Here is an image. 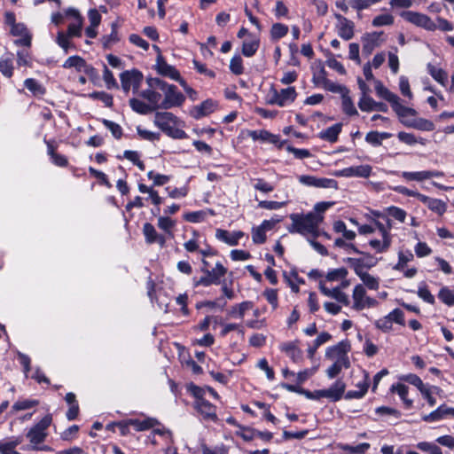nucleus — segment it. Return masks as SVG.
I'll return each instance as SVG.
<instances>
[{
  "label": "nucleus",
  "mask_w": 454,
  "mask_h": 454,
  "mask_svg": "<svg viewBox=\"0 0 454 454\" xmlns=\"http://www.w3.org/2000/svg\"><path fill=\"white\" fill-rule=\"evenodd\" d=\"M292 224L288 228L290 233L309 235L316 239L320 235L319 225L324 220L323 215L309 212L306 215L293 214L290 215Z\"/></svg>",
  "instance_id": "1"
},
{
  "label": "nucleus",
  "mask_w": 454,
  "mask_h": 454,
  "mask_svg": "<svg viewBox=\"0 0 454 454\" xmlns=\"http://www.w3.org/2000/svg\"><path fill=\"white\" fill-rule=\"evenodd\" d=\"M200 254L203 255L200 267L203 275L200 276V284L204 286L219 284L220 278L226 273V269L215 254L206 251H200Z\"/></svg>",
  "instance_id": "2"
},
{
  "label": "nucleus",
  "mask_w": 454,
  "mask_h": 454,
  "mask_svg": "<svg viewBox=\"0 0 454 454\" xmlns=\"http://www.w3.org/2000/svg\"><path fill=\"white\" fill-rule=\"evenodd\" d=\"M148 86L159 89L164 95L161 99V108L169 109L179 106L184 100V96L177 90L176 86L168 84L160 78H148Z\"/></svg>",
  "instance_id": "3"
},
{
  "label": "nucleus",
  "mask_w": 454,
  "mask_h": 454,
  "mask_svg": "<svg viewBox=\"0 0 454 454\" xmlns=\"http://www.w3.org/2000/svg\"><path fill=\"white\" fill-rule=\"evenodd\" d=\"M51 416H44L37 424H35L27 434V437L29 439L31 446L24 447L23 450H48L49 448L46 446L40 447L38 444L44 442L47 434L46 430L51 423Z\"/></svg>",
  "instance_id": "4"
},
{
  "label": "nucleus",
  "mask_w": 454,
  "mask_h": 454,
  "mask_svg": "<svg viewBox=\"0 0 454 454\" xmlns=\"http://www.w3.org/2000/svg\"><path fill=\"white\" fill-rule=\"evenodd\" d=\"M154 124L171 137L182 138L184 136V131L176 127V117L169 112L157 113Z\"/></svg>",
  "instance_id": "5"
},
{
  "label": "nucleus",
  "mask_w": 454,
  "mask_h": 454,
  "mask_svg": "<svg viewBox=\"0 0 454 454\" xmlns=\"http://www.w3.org/2000/svg\"><path fill=\"white\" fill-rule=\"evenodd\" d=\"M82 24L83 20H78L77 21H73L68 25L67 32H58L56 43L59 47L63 49L66 54L68 53L70 49L74 48V44L71 42V38L82 36Z\"/></svg>",
  "instance_id": "6"
},
{
  "label": "nucleus",
  "mask_w": 454,
  "mask_h": 454,
  "mask_svg": "<svg viewBox=\"0 0 454 454\" xmlns=\"http://www.w3.org/2000/svg\"><path fill=\"white\" fill-rule=\"evenodd\" d=\"M155 68L158 74H160V75L168 77L171 80L178 82L187 93H196L187 85L186 82L180 76V74L176 70V68L168 64L160 54H159L156 59Z\"/></svg>",
  "instance_id": "7"
},
{
  "label": "nucleus",
  "mask_w": 454,
  "mask_h": 454,
  "mask_svg": "<svg viewBox=\"0 0 454 454\" xmlns=\"http://www.w3.org/2000/svg\"><path fill=\"white\" fill-rule=\"evenodd\" d=\"M352 298V308L357 311L363 310L365 308L374 307L377 304V301L374 298L366 295L365 287L362 284H358L354 287Z\"/></svg>",
  "instance_id": "8"
},
{
  "label": "nucleus",
  "mask_w": 454,
  "mask_h": 454,
  "mask_svg": "<svg viewBox=\"0 0 454 454\" xmlns=\"http://www.w3.org/2000/svg\"><path fill=\"white\" fill-rule=\"evenodd\" d=\"M361 254L364 256L360 258L348 257L344 259V262L354 270L356 275L365 272L364 269L372 268L377 263V260L370 254L361 252Z\"/></svg>",
  "instance_id": "9"
},
{
  "label": "nucleus",
  "mask_w": 454,
  "mask_h": 454,
  "mask_svg": "<svg viewBox=\"0 0 454 454\" xmlns=\"http://www.w3.org/2000/svg\"><path fill=\"white\" fill-rule=\"evenodd\" d=\"M222 293L223 296L215 301H200V309L207 308L209 309H218L223 310L227 305V300H233L236 297L234 290L226 284L222 286Z\"/></svg>",
  "instance_id": "10"
},
{
  "label": "nucleus",
  "mask_w": 454,
  "mask_h": 454,
  "mask_svg": "<svg viewBox=\"0 0 454 454\" xmlns=\"http://www.w3.org/2000/svg\"><path fill=\"white\" fill-rule=\"evenodd\" d=\"M402 17L418 27H423L429 31L436 29V23H434L427 15L416 12H403Z\"/></svg>",
  "instance_id": "11"
},
{
  "label": "nucleus",
  "mask_w": 454,
  "mask_h": 454,
  "mask_svg": "<svg viewBox=\"0 0 454 454\" xmlns=\"http://www.w3.org/2000/svg\"><path fill=\"white\" fill-rule=\"evenodd\" d=\"M299 182L306 186L317 187V188H328L337 189L338 183L334 179L325 177H317L314 176H300L298 177Z\"/></svg>",
  "instance_id": "12"
},
{
  "label": "nucleus",
  "mask_w": 454,
  "mask_h": 454,
  "mask_svg": "<svg viewBox=\"0 0 454 454\" xmlns=\"http://www.w3.org/2000/svg\"><path fill=\"white\" fill-rule=\"evenodd\" d=\"M142 79V74L136 69L125 71L121 74V88L126 93H128L131 88L136 91L138 90Z\"/></svg>",
  "instance_id": "13"
},
{
  "label": "nucleus",
  "mask_w": 454,
  "mask_h": 454,
  "mask_svg": "<svg viewBox=\"0 0 454 454\" xmlns=\"http://www.w3.org/2000/svg\"><path fill=\"white\" fill-rule=\"evenodd\" d=\"M372 167L370 165H359L345 168L336 170L333 176L337 177H369L372 174Z\"/></svg>",
  "instance_id": "14"
},
{
  "label": "nucleus",
  "mask_w": 454,
  "mask_h": 454,
  "mask_svg": "<svg viewBox=\"0 0 454 454\" xmlns=\"http://www.w3.org/2000/svg\"><path fill=\"white\" fill-rule=\"evenodd\" d=\"M297 93L294 87H288L282 89L280 91L274 90L273 95L270 100L271 104L278 105V106H285L293 103L296 98Z\"/></svg>",
  "instance_id": "15"
},
{
  "label": "nucleus",
  "mask_w": 454,
  "mask_h": 454,
  "mask_svg": "<svg viewBox=\"0 0 454 454\" xmlns=\"http://www.w3.org/2000/svg\"><path fill=\"white\" fill-rule=\"evenodd\" d=\"M337 20L338 35L344 40H350L354 36V23L340 14H335Z\"/></svg>",
  "instance_id": "16"
},
{
  "label": "nucleus",
  "mask_w": 454,
  "mask_h": 454,
  "mask_svg": "<svg viewBox=\"0 0 454 454\" xmlns=\"http://www.w3.org/2000/svg\"><path fill=\"white\" fill-rule=\"evenodd\" d=\"M350 346L348 342L340 341L337 345L329 347L325 351V357L333 361H339L340 359H348V352Z\"/></svg>",
  "instance_id": "17"
},
{
  "label": "nucleus",
  "mask_w": 454,
  "mask_h": 454,
  "mask_svg": "<svg viewBox=\"0 0 454 454\" xmlns=\"http://www.w3.org/2000/svg\"><path fill=\"white\" fill-rule=\"evenodd\" d=\"M143 234L147 244L157 243L160 247H165L167 240L166 236L159 234L152 223H145L143 225Z\"/></svg>",
  "instance_id": "18"
},
{
  "label": "nucleus",
  "mask_w": 454,
  "mask_h": 454,
  "mask_svg": "<svg viewBox=\"0 0 454 454\" xmlns=\"http://www.w3.org/2000/svg\"><path fill=\"white\" fill-rule=\"evenodd\" d=\"M319 289L324 295L333 298L338 302L344 304L345 306L349 305L350 301L348 296L342 292L341 287H334L333 289H329L325 286V283L321 281L319 283Z\"/></svg>",
  "instance_id": "19"
},
{
  "label": "nucleus",
  "mask_w": 454,
  "mask_h": 454,
  "mask_svg": "<svg viewBox=\"0 0 454 454\" xmlns=\"http://www.w3.org/2000/svg\"><path fill=\"white\" fill-rule=\"evenodd\" d=\"M244 236L245 233L241 231H235L231 232L222 229H217L215 231L216 239L229 246H237Z\"/></svg>",
  "instance_id": "20"
},
{
  "label": "nucleus",
  "mask_w": 454,
  "mask_h": 454,
  "mask_svg": "<svg viewBox=\"0 0 454 454\" xmlns=\"http://www.w3.org/2000/svg\"><path fill=\"white\" fill-rule=\"evenodd\" d=\"M140 96L147 100L153 111L161 108V93L159 89L149 86L147 90L141 91Z\"/></svg>",
  "instance_id": "21"
},
{
  "label": "nucleus",
  "mask_w": 454,
  "mask_h": 454,
  "mask_svg": "<svg viewBox=\"0 0 454 454\" xmlns=\"http://www.w3.org/2000/svg\"><path fill=\"white\" fill-rule=\"evenodd\" d=\"M358 106L364 112L380 111L386 113L387 111L386 104L376 102L371 97H362L358 102Z\"/></svg>",
  "instance_id": "22"
},
{
  "label": "nucleus",
  "mask_w": 454,
  "mask_h": 454,
  "mask_svg": "<svg viewBox=\"0 0 454 454\" xmlns=\"http://www.w3.org/2000/svg\"><path fill=\"white\" fill-rule=\"evenodd\" d=\"M346 389V384L341 380H336L329 388L323 389L325 394V398L337 402L340 400Z\"/></svg>",
  "instance_id": "23"
},
{
  "label": "nucleus",
  "mask_w": 454,
  "mask_h": 454,
  "mask_svg": "<svg viewBox=\"0 0 454 454\" xmlns=\"http://www.w3.org/2000/svg\"><path fill=\"white\" fill-rule=\"evenodd\" d=\"M341 123H335L333 126L327 128L326 129H324L321 132H319L318 137L325 141L334 143L338 140V137L341 131Z\"/></svg>",
  "instance_id": "24"
},
{
  "label": "nucleus",
  "mask_w": 454,
  "mask_h": 454,
  "mask_svg": "<svg viewBox=\"0 0 454 454\" xmlns=\"http://www.w3.org/2000/svg\"><path fill=\"white\" fill-rule=\"evenodd\" d=\"M450 416V407L442 404L439 406L436 410L433 411L427 415H424L422 419L425 422H435L445 419Z\"/></svg>",
  "instance_id": "25"
},
{
  "label": "nucleus",
  "mask_w": 454,
  "mask_h": 454,
  "mask_svg": "<svg viewBox=\"0 0 454 454\" xmlns=\"http://www.w3.org/2000/svg\"><path fill=\"white\" fill-rule=\"evenodd\" d=\"M280 349L284 351L294 363L301 360L302 352L294 342L283 343Z\"/></svg>",
  "instance_id": "26"
},
{
  "label": "nucleus",
  "mask_w": 454,
  "mask_h": 454,
  "mask_svg": "<svg viewBox=\"0 0 454 454\" xmlns=\"http://www.w3.org/2000/svg\"><path fill=\"white\" fill-rule=\"evenodd\" d=\"M129 423L131 424L136 431L140 432L153 428L155 425L158 424V421L152 418H147L145 419H129Z\"/></svg>",
  "instance_id": "27"
},
{
  "label": "nucleus",
  "mask_w": 454,
  "mask_h": 454,
  "mask_svg": "<svg viewBox=\"0 0 454 454\" xmlns=\"http://www.w3.org/2000/svg\"><path fill=\"white\" fill-rule=\"evenodd\" d=\"M24 87L28 90L35 97H41L46 92L43 85L34 78L26 79L24 81Z\"/></svg>",
  "instance_id": "28"
},
{
  "label": "nucleus",
  "mask_w": 454,
  "mask_h": 454,
  "mask_svg": "<svg viewBox=\"0 0 454 454\" xmlns=\"http://www.w3.org/2000/svg\"><path fill=\"white\" fill-rule=\"evenodd\" d=\"M253 302L249 301H243L239 304L232 306L228 311L231 317L243 318L245 313L253 308Z\"/></svg>",
  "instance_id": "29"
},
{
  "label": "nucleus",
  "mask_w": 454,
  "mask_h": 454,
  "mask_svg": "<svg viewBox=\"0 0 454 454\" xmlns=\"http://www.w3.org/2000/svg\"><path fill=\"white\" fill-rule=\"evenodd\" d=\"M350 366L349 359H340L333 361V364L326 370V375L329 379H333L340 373L343 368L347 369Z\"/></svg>",
  "instance_id": "30"
},
{
  "label": "nucleus",
  "mask_w": 454,
  "mask_h": 454,
  "mask_svg": "<svg viewBox=\"0 0 454 454\" xmlns=\"http://www.w3.org/2000/svg\"><path fill=\"white\" fill-rule=\"evenodd\" d=\"M0 72L1 74L11 78L13 74V59L12 54H6L0 59Z\"/></svg>",
  "instance_id": "31"
},
{
  "label": "nucleus",
  "mask_w": 454,
  "mask_h": 454,
  "mask_svg": "<svg viewBox=\"0 0 454 454\" xmlns=\"http://www.w3.org/2000/svg\"><path fill=\"white\" fill-rule=\"evenodd\" d=\"M428 74L441 85L445 86L448 81V74L442 68L436 67L431 63L427 66Z\"/></svg>",
  "instance_id": "32"
},
{
  "label": "nucleus",
  "mask_w": 454,
  "mask_h": 454,
  "mask_svg": "<svg viewBox=\"0 0 454 454\" xmlns=\"http://www.w3.org/2000/svg\"><path fill=\"white\" fill-rule=\"evenodd\" d=\"M390 390L391 392H395L400 396V398L403 402L404 406L407 409L412 406V400L407 397L409 392V387L401 383H397L395 385H392Z\"/></svg>",
  "instance_id": "33"
},
{
  "label": "nucleus",
  "mask_w": 454,
  "mask_h": 454,
  "mask_svg": "<svg viewBox=\"0 0 454 454\" xmlns=\"http://www.w3.org/2000/svg\"><path fill=\"white\" fill-rule=\"evenodd\" d=\"M380 34L373 33L371 35H367L363 38L364 44H363V52L364 54L370 55L372 51L379 46V37Z\"/></svg>",
  "instance_id": "34"
},
{
  "label": "nucleus",
  "mask_w": 454,
  "mask_h": 454,
  "mask_svg": "<svg viewBox=\"0 0 454 454\" xmlns=\"http://www.w3.org/2000/svg\"><path fill=\"white\" fill-rule=\"evenodd\" d=\"M200 414L206 419H209L211 421L217 420V415L215 411V407L210 404L207 401H205L200 397Z\"/></svg>",
  "instance_id": "35"
},
{
  "label": "nucleus",
  "mask_w": 454,
  "mask_h": 454,
  "mask_svg": "<svg viewBox=\"0 0 454 454\" xmlns=\"http://www.w3.org/2000/svg\"><path fill=\"white\" fill-rule=\"evenodd\" d=\"M391 106L396 114L400 117H406L408 115L414 116L417 114L416 110L413 108L403 106L400 103L399 97H397V98H395V100L391 103Z\"/></svg>",
  "instance_id": "36"
},
{
  "label": "nucleus",
  "mask_w": 454,
  "mask_h": 454,
  "mask_svg": "<svg viewBox=\"0 0 454 454\" xmlns=\"http://www.w3.org/2000/svg\"><path fill=\"white\" fill-rule=\"evenodd\" d=\"M339 449L343 451H348L351 454H364L371 447L370 443L363 442L356 446H352L347 443H340Z\"/></svg>",
  "instance_id": "37"
},
{
  "label": "nucleus",
  "mask_w": 454,
  "mask_h": 454,
  "mask_svg": "<svg viewBox=\"0 0 454 454\" xmlns=\"http://www.w3.org/2000/svg\"><path fill=\"white\" fill-rule=\"evenodd\" d=\"M392 239L391 238H382L380 239H372L369 241L370 247L377 253H385L387 252L391 246Z\"/></svg>",
  "instance_id": "38"
},
{
  "label": "nucleus",
  "mask_w": 454,
  "mask_h": 454,
  "mask_svg": "<svg viewBox=\"0 0 454 454\" xmlns=\"http://www.w3.org/2000/svg\"><path fill=\"white\" fill-rule=\"evenodd\" d=\"M179 359L184 367L192 370L194 373L199 372V366L196 362L192 360L184 348L179 350Z\"/></svg>",
  "instance_id": "39"
},
{
  "label": "nucleus",
  "mask_w": 454,
  "mask_h": 454,
  "mask_svg": "<svg viewBox=\"0 0 454 454\" xmlns=\"http://www.w3.org/2000/svg\"><path fill=\"white\" fill-rule=\"evenodd\" d=\"M129 106L133 111L140 114H147L153 111L152 106H150L147 103H145L144 101L137 98H130Z\"/></svg>",
  "instance_id": "40"
},
{
  "label": "nucleus",
  "mask_w": 454,
  "mask_h": 454,
  "mask_svg": "<svg viewBox=\"0 0 454 454\" xmlns=\"http://www.w3.org/2000/svg\"><path fill=\"white\" fill-rule=\"evenodd\" d=\"M360 279L363 282V286L368 287L371 290H378L380 287V280L378 278L373 277L368 272H363L361 274H357Z\"/></svg>",
  "instance_id": "41"
},
{
  "label": "nucleus",
  "mask_w": 454,
  "mask_h": 454,
  "mask_svg": "<svg viewBox=\"0 0 454 454\" xmlns=\"http://www.w3.org/2000/svg\"><path fill=\"white\" fill-rule=\"evenodd\" d=\"M333 231L337 233H342V236L346 240H353L356 238V232L348 230L346 223L340 220L334 222Z\"/></svg>",
  "instance_id": "42"
},
{
  "label": "nucleus",
  "mask_w": 454,
  "mask_h": 454,
  "mask_svg": "<svg viewBox=\"0 0 454 454\" xmlns=\"http://www.w3.org/2000/svg\"><path fill=\"white\" fill-rule=\"evenodd\" d=\"M375 90L377 94L388 101L390 104L397 98V95L392 93L389 90H387L381 82L376 81L375 82Z\"/></svg>",
  "instance_id": "43"
},
{
  "label": "nucleus",
  "mask_w": 454,
  "mask_h": 454,
  "mask_svg": "<svg viewBox=\"0 0 454 454\" xmlns=\"http://www.w3.org/2000/svg\"><path fill=\"white\" fill-rule=\"evenodd\" d=\"M259 48V40L249 39L243 42L242 54L246 57H252L255 54Z\"/></svg>",
  "instance_id": "44"
},
{
  "label": "nucleus",
  "mask_w": 454,
  "mask_h": 454,
  "mask_svg": "<svg viewBox=\"0 0 454 454\" xmlns=\"http://www.w3.org/2000/svg\"><path fill=\"white\" fill-rule=\"evenodd\" d=\"M331 339V335L328 333H321L314 340V345L309 347L308 355L309 358H313L317 349Z\"/></svg>",
  "instance_id": "45"
},
{
  "label": "nucleus",
  "mask_w": 454,
  "mask_h": 454,
  "mask_svg": "<svg viewBox=\"0 0 454 454\" xmlns=\"http://www.w3.org/2000/svg\"><path fill=\"white\" fill-rule=\"evenodd\" d=\"M438 298L442 303L448 306H454V288L442 287L438 293Z\"/></svg>",
  "instance_id": "46"
},
{
  "label": "nucleus",
  "mask_w": 454,
  "mask_h": 454,
  "mask_svg": "<svg viewBox=\"0 0 454 454\" xmlns=\"http://www.w3.org/2000/svg\"><path fill=\"white\" fill-rule=\"evenodd\" d=\"M401 176L406 181L422 182L428 179L427 170L415 172L403 171Z\"/></svg>",
  "instance_id": "47"
},
{
  "label": "nucleus",
  "mask_w": 454,
  "mask_h": 454,
  "mask_svg": "<svg viewBox=\"0 0 454 454\" xmlns=\"http://www.w3.org/2000/svg\"><path fill=\"white\" fill-rule=\"evenodd\" d=\"M389 137L387 133H379L378 131H371L366 134L365 141L373 146H379L381 145L383 139Z\"/></svg>",
  "instance_id": "48"
},
{
  "label": "nucleus",
  "mask_w": 454,
  "mask_h": 454,
  "mask_svg": "<svg viewBox=\"0 0 454 454\" xmlns=\"http://www.w3.org/2000/svg\"><path fill=\"white\" fill-rule=\"evenodd\" d=\"M413 254L411 251L399 252L398 262L393 269L395 270H403L406 267L407 263L413 260Z\"/></svg>",
  "instance_id": "49"
},
{
  "label": "nucleus",
  "mask_w": 454,
  "mask_h": 454,
  "mask_svg": "<svg viewBox=\"0 0 454 454\" xmlns=\"http://www.w3.org/2000/svg\"><path fill=\"white\" fill-rule=\"evenodd\" d=\"M175 226V222L169 217L160 216L158 219V227L166 232L169 238L173 237L172 229Z\"/></svg>",
  "instance_id": "50"
},
{
  "label": "nucleus",
  "mask_w": 454,
  "mask_h": 454,
  "mask_svg": "<svg viewBox=\"0 0 454 454\" xmlns=\"http://www.w3.org/2000/svg\"><path fill=\"white\" fill-rule=\"evenodd\" d=\"M348 270L344 267H341V268H338V269H333V270H331L327 272L325 278H326V280L330 281V282H333V281H339L340 279H344L346 278V277L348 276Z\"/></svg>",
  "instance_id": "51"
},
{
  "label": "nucleus",
  "mask_w": 454,
  "mask_h": 454,
  "mask_svg": "<svg viewBox=\"0 0 454 454\" xmlns=\"http://www.w3.org/2000/svg\"><path fill=\"white\" fill-rule=\"evenodd\" d=\"M288 33V27L282 23L273 24L270 29V35L273 40H278L286 35Z\"/></svg>",
  "instance_id": "52"
},
{
  "label": "nucleus",
  "mask_w": 454,
  "mask_h": 454,
  "mask_svg": "<svg viewBox=\"0 0 454 454\" xmlns=\"http://www.w3.org/2000/svg\"><path fill=\"white\" fill-rule=\"evenodd\" d=\"M342 98V109L348 115H356L357 111L352 102L351 98L348 96V92L343 93Z\"/></svg>",
  "instance_id": "53"
},
{
  "label": "nucleus",
  "mask_w": 454,
  "mask_h": 454,
  "mask_svg": "<svg viewBox=\"0 0 454 454\" xmlns=\"http://www.w3.org/2000/svg\"><path fill=\"white\" fill-rule=\"evenodd\" d=\"M359 387L358 390H349L346 393V399H360L362 398L367 392L368 384L364 381L363 383L357 384Z\"/></svg>",
  "instance_id": "54"
},
{
  "label": "nucleus",
  "mask_w": 454,
  "mask_h": 454,
  "mask_svg": "<svg viewBox=\"0 0 454 454\" xmlns=\"http://www.w3.org/2000/svg\"><path fill=\"white\" fill-rule=\"evenodd\" d=\"M89 97L92 99L100 100L106 107H110L113 105L112 95L105 91H94L92 93H90Z\"/></svg>",
  "instance_id": "55"
},
{
  "label": "nucleus",
  "mask_w": 454,
  "mask_h": 454,
  "mask_svg": "<svg viewBox=\"0 0 454 454\" xmlns=\"http://www.w3.org/2000/svg\"><path fill=\"white\" fill-rule=\"evenodd\" d=\"M39 402L37 400H32V399H24V400H18L15 402L12 405V410L15 411H25L28 410L30 408H33L36 405H38Z\"/></svg>",
  "instance_id": "56"
},
{
  "label": "nucleus",
  "mask_w": 454,
  "mask_h": 454,
  "mask_svg": "<svg viewBox=\"0 0 454 454\" xmlns=\"http://www.w3.org/2000/svg\"><path fill=\"white\" fill-rule=\"evenodd\" d=\"M427 207L439 215H442L446 211V204L439 199L431 198Z\"/></svg>",
  "instance_id": "57"
},
{
  "label": "nucleus",
  "mask_w": 454,
  "mask_h": 454,
  "mask_svg": "<svg viewBox=\"0 0 454 454\" xmlns=\"http://www.w3.org/2000/svg\"><path fill=\"white\" fill-rule=\"evenodd\" d=\"M328 80L327 73L324 67L314 72L312 76V82L317 87H323Z\"/></svg>",
  "instance_id": "58"
},
{
  "label": "nucleus",
  "mask_w": 454,
  "mask_h": 454,
  "mask_svg": "<svg viewBox=\"0 0 454 454\" xmlns=\"http://www.w3.org/2000/svg\"><path fill=\"white\" fill-rule=\"evenodd\" d=\"M373 27L390 26L394 23V17L389 13H383L372 20Z\"/></svg>",
  "instance_id": "59"
},
{
  "label": "nucleus",
  "mask_w": 454,
  "mask_h": 454,
  "mask_svg": "<svg viewBox=\"0 0 454 454\" xmlns=\"http://www.w3.org/2000/svg\"><path fill=\"white\" fill-rule=\"evenodd\" d=\"M65 68L75 67L82 70L85 67V60L79 56H71L64 63Z\"/></svg>",
  "instance_id": "60"
},
{
  "label": "nucleus",
  "mask_w": 454,
  "mask_h": 454,
  "mask_svg": "<svg viewBox=\"0 0 454 454\" xmlns=\"http://www.w3.org/2000/svg\"><path fill=\"white\" fill-rule=\"evenodd\" d=\"M102 123L104 124V126L109 129L112 133V135L116 138V139H120L122 136V129L121 127L116 123V122H114L112 121H109V120H106V119H103L102 120Z\"/></svg>",
  "instance_id": "61"
},
{
  "label": "nucleus",
  "mask_w": 454,
  "mask_h": 454,
  "mask_svg": "<svg viewBox=\"0 0 454 454\" xmlns=\"http://www.w3.org/2000/svg\"><path fill=\"white\" fill-rule=\"evenodd\" d=\"M408 126L413 127L419 130L431 131L434 129V125L431 121L427 119L419 118L412 123H409Z\"/></svg>",
  "instance_id": "62"
},
{
  "label": "nucleus",
  "mask_w": 454,
  "mask_h": 454,
  "mask_svg": "<svg viewBox=\"0 0 454 454\" xmlns=\"http://www.w3.org/2000/svg\"><path fill=\"white\" fill-rule=\"evenodd\" d=\"M230 69L236 75L243 74V60L240 56L237 55L231 58L230 61Z\"/></svg>",
  "instance_id": "63"
},
{
  "label": "nucleus",
  "mask_w": 454,
  "mask_h": 454,
  "mask_svg": "<svg viewBox=\"0 0 454 454\" xmlns=\"http://www.w3.org/2000/svg\"><path fill=\"white\" fill-rule=\"evenodd\" d=\"M218 107V104L216 101L212 99H207L203 103L200 104V116L201 115H208L214 113Z\"/></svg>",
  "instance_id": "64"
}]
</instances>
